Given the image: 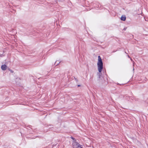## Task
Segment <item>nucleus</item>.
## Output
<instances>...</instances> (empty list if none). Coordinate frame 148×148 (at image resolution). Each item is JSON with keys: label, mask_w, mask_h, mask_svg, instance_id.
<instances>
[{"label": "nucleus", "mask_w": 148, "mask_h": 148, "mask_svg": "<svg viewBox=\"0 0 148 148\" xmlns=\"http://www.w3.org/2000/svg\"><path fill=\"white\" fill-rule=\"evenodd\" d=\"M7 66L6 65L4 64L1 65V68L3 71H5L7 69Z\"/></svg>", "instance_id": "3"}, {"label": "nucleus", "mask_w": 148, "mask_h": 148, "mask_svg": "<svg viewBox=\"0 0 148 148\" xmlns=\"http://www.w3.org/2000/svg\"><path fill=\"white\" fill-rule=\"evenodd\" d=\"M49 126H51V125H49Z\"/></svg>", "instance_id": "21"}, {"label": "nucleus", "mask_w": 148, "mask_h": 148, "mask_svg": "<svg viewBox=\"0 0 148 148\" xmlns=\"http://www.w3.org/2000/svg\"><path fill=\"white\" fill-rule=\"evenodd\" d=\"M117 84V85H121V84H120L118 83Z\"/></svg>", "instance_id": "18"}, {"label": "nucleus", "mask_w": 148, "mask_h": 148, "mask_svg": "<svg viewBox=\"0 0 148 148\" xmlns=\"http://www.w3.org/2000/svg\"><path fill=\"white\" fill-rule=\"evenodd\" d=\"M4 56V55L3 54H0V57H2Z\"/></svg>", "instance_id": "13"}, {"label": "nucleus", "mask_w": 148, "mask_h": 148, "mask_svg": "<svg viewBox=\"0 0 148 148\" xmlns=\"http://www.w3.org/2000/svg\"><path fill=\"white\" fill-rule=\"evenodd\" d=\"M74 78L75 79V80L76 82H78V80L76 78L74 77Z\"/></svg>", "instance_id": "14"}, {"label": "nucleus", "mask_w": 148, "mask_h": 148, "mask_svg": "<svg viewBox=\"0 0 148 148\" xmlns=\"http://www.w3.org/2000/svg\"><path fill=\"white\" fill-rule=\"evenodd\" d=\"M25 126H26V127H29V128H31V127H32V126H31V125H28H28H27V126H26V125H25Z\"/></svg>", "instance_id": "12"}, {"label": "nucleus", "mask_w": 148, "mask_h": 148, "mask_svg": "<svg viewBox=\"0 0 148 148\" xmlns=\"http://www.w3.org/2000/svg\"><path fill=\"white\" fill-rule=\"evenodd\" d=\"M126 19V17L125 15H122L121 18V21H125Z\"/></svg>", "instance_id": "4"}, {"label": "nucleus", "mask_w": 148, "mask_h": 148, "mask_svg": "<svg viewBox=\"0 0 148 148\" xmlns=\"http://www.w3.org/2000/svg\"><path fill=\"white\" fill-rule=\"evenodd\" d=\"M128 57L129 58H130V57L128 55Z\"/></svg>", "instance_id": "20"}, {"label": "nucleus", "mask_w": 148, "mask_h": 148, "mask_svg": "<svg viewBox=\"0 0 148 148\" xmlns=\"http://www.w3.org/2000/svg\"><path fill=\"white\" fill-rule=\"evenodd\" d=\"M132 37H133V36H134L133 35H132Z\"/></svg>", "instance_id": "23"}, {"label": "nucleus", "mask_w": 148, "mask_h": 148, "mask_svg": "<svg viewBox=\"0 0 148 148\" xmlns=\"http://www.w3.org/2000/svg\"><path fill=\"white\" fill-rule=\"evenodd\" d=\"M101 71H101V72H100V71H99V73H97V75H98V76H99L98 78L99 79L101 77V75H102Z\"/></svg>", "instance_id": "5"}, {"label": "nucleus", "mask_w": 148, "mask_h": 148, "mask_svg": "<svg viewBox=\"0 0 148 148\" xmlns=\"http://www.w3.org/2000/svg\"><path fill=\"white\" fill-rule=\"evenodd\" d=\"M59 1H61V0H58Z\"/></svg>", "instance_id": "24"}, {"label": "nucleus", "mask_w": 148, "mask_h": 148, "mask_svg": "<svg viewBox=\"0 0 148 148\" xmlns=\"http://www.w3.org/2000/svg\"><path fill=\"white\" fill-rule=\"evenodd\" d=\"M134 68L133 69V71H134Z\"/></svg>", "instance_id": "22"}, {"label": "nucleus", "mask_w": 148, "mask_h": 148, "mask_svg": "<svg viewBox=\"0 0 148 148\" xmlns=\"http://www.w3.org/2000/svg\"><path fill=\"white\" fill-rule=\"evenodd\" d=\"M49 130L53 131V127H50L49 128Z\"/></svg>", "instance_id": "10"}, {"label": "nucleus", "mask_w": 148, "mask_h": 148, "mask_svg": "<svg viewBox=\"0 0 148 148\" xmlns=\"http://www.w3.org/2000/svg\"><path fill=\"white\" fill-rule=\"evenodd\" d=\"M36 138V137H32V138H31V139H34Z\"/></svg>", "instance_id": "17"}, {"label": "nucleus", "mask_w": 148, "mask_h": 148, "mask_svg": "<svg viewBox=\"0 0 148 148\" xmlns=\"http://www.w3.org/2000/svg\"><path fill=\"white\" fill-rule=\"evenodd\" d=\"M71 139H72L73 140V141H76V139H75V138H74V137H73L72 136H71Z\"/></svg>", "instance_id": "9"}, {"label": "nucleus", "mask_w": 148, "mask_h": 148, "mask_svg": "<svg viewBox=\"0 0 148 148\" xmlns=\"http://www.w3.org/2000/svg\"><path fill=\"white\" fill-rule=\"evenodd\" d=\"M8 69L11 73H13L14 71L10 69Z\"/></svg>", "instance_id": "11"}, {"label": "nucleus", "mask_w": 148, "mask_h": 148, "mask_svg": "<svg viewBox=\"0 0 148 148\" xmlns=\"http://www.w3.org/2000/svg\"><path fill=\"white\" fill-rule=\"evenodd\" d=\"M130 97L128 96H126L125 97V99L128 100H129L130 99Z\"/></svg>", "instance_id": "7"}, {"label": "nucleus", "mask_w": 148, "mask_h": 148, "mask_svg": "<svg viewBox=\"0 0 148 148\" xmlns=\"http://www.w3.org/2000/svg\"><path fill=\"white\" fill-rule=\"evenodd\" d=\"M145 105L146 106H148V101H145Z\"/></svg>", "instance_id": "8"}, {"label": "nucleus", "mask_w": 148, "mask_h": 148, "mask_svg": "<svg viewBox=\"0 0 148 148\" xmlns=\"http://www.w3.org/2000/svg\"><path fill=\"white\" fill-rule=\"evenodd\" d=\"M77 86L78 87H80L81 86V85H78Z\"/></svg>", "instance_id": "19"}, {"label": "nucleus", "mask_w": 148, "mask_h": 148, "mask_svg": "<svg viewBox=\"0 0 148 148\" xmlns=\"http://www.w3.org/2000/svg\"><path fill=\"white\" fill-rule=\"evenodd\" d=\"M82 145L79 144L76 141H73L72 144V147L73 148H79V147L81 146Z\"/></svg>", "instance_id": "2"}, {"label": "nucleus", "mask_w": 148, "mask_h": 148, "mask_svg": "<svg viewBox=\"0 0 148 148\" xmlns=\"http://www.w3.org/2000/svg\"><path fill=\"white\" fill-rule=\"evenodd\" d=\"M97 65L98 71L100 72L102 71L103 68V64L102 60L100 56H98Z\"/></svg>", "instance_id": "1"}, {"label": "nucleus", "mask_w": 148, "mask_h": 148, "mask_svg": "<svg viewBox=\"0 0 148 148\" xmlns=\"http://www.w3.org/2000/svg\"><path fill=\"white\" fill-rule=\"evenodd\" d=\"M127 28V27H125L124 28V29H123V30H124V31H125L126 30V29Z\"/></svg>", "instance_id": "15"}, {"label": "nucleus", "mask_w": 148, "mask_h": 148, "mask_svg": "<svg viewBox=\"0 0 148 148\" xmlns=\"http://www.w3.org/2000/svg\"><path fill=\"white\" fill-rule=\"evenodd\" d=\"M145 20L146 21H148V18H145Z\"/></svg>", "instance_id": "16"}, {"label": "nucleus", "mask_w": 148, "mask_h": 148, "mask_svg": "<svg viewBox=\"0 0 148 148\" xmlns=\"http://www.w3.org/2000/svg\"><path fill=\"white\" fill-rule=\"evenodd\" d=\"M60 63V62H59L58 61H56L54 63V65H56L55 66H56L58 65Z\"/></svg>", "instance_id": "6"}]
</instances>
